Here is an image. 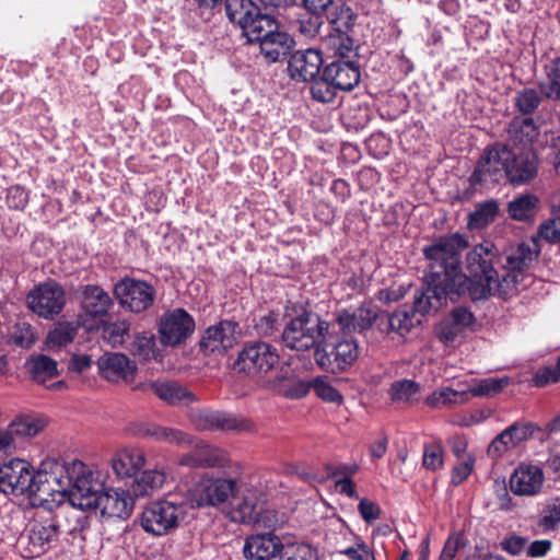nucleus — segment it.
Instances as JSON below:
<instances>
[{"label": "nucleus", "instance_id": "nucleus-1", "mask_svg": "<svg viewBox=\"0 0 560 560\" xmlns=\"http://www.w3.org/2000/svg\"><path fill=\"white\" fill-rule=\"evenodd\" d=\"M468 247L465 235L453 233L438 237L423 248L428 260L424 283L415 294L413 311L421 315L436 312L447 300L454 301L464 294L472 301L498 295L506 299L518 291L526 279L525 270L536 258L529 246L522 244L501 265L494 245L485 241L476 245L466 257L471 278L460 269V254Z\"/></svg>", "mask_w": 560, "mask_h": 560}, {"label": "nucleus", "instance_id": "nucleus-2", "mask_svg": "<svg viewBox=\"0 0 560 560\" xmlns=\"http://www.w3.org/2000/svg\"><path fill=\"white\" fill-rule=\"evenodd\" d=\"M68 500L71 506L100 511L103 517L126 520L135 501L124 489L103 490V482L85 464L74 460L68 469Z\"/></svg>", "mask_w": 560, "mask_h": 560}, {"label": "nucleus", "instance_id": "nucleus-3", "mask_svg": "<svg viewBox=\"0 0 560 560\" xmlns=\"http://www.w3.org/2000/svg\"><path fill=\"white\" fill-rule=\"evenodd\" d=\"M330 324L318 314L302 308L294 317L289 318L281 334L285 348L295 351H308L320 348Z\"/></svg>", "mask_w": 560, "mask_h": 560}, {"label": "nucleus", "instance_id": "nucleus-4", "mask_svg": "<svg viewBox=\"0 0 560 560\" xmlns=\"http://www.w3.org/2000/svg\"><path fill=\"white\" fill-rule=\"evenodd\" d=\"M49 491L47 472L35 471L28 462L13 458L0 466V492L32 498Z\"/></svg>", "mask_w": 560, "mask_h": 560}, {"label": "nucleus", "instance_id": "nucleus-5", "mask_svg": "<svg viewBox=\"0 0 560 560\" xmlns=\"http://www.w3.org/2000/svg\"><path fill=\"white\" fill-rule=\"evenodd\" d=\"M186 513L187 503L184 500H156L143 508L140 524L145 533L163 536L175 530L184 521Z\"/></svg>", "mask_w": 560, "mask_h": 560}, {"label": "nucleus", "instance_id": "nucleus-6", "mask_svg": "<svg viewBox=\"0 0 560 560\" xmlns=\"http://www.w3.org/2000/svg\"><path fill=\"white\" fill-rule=\"evenodd\" d=\"M334 334L335 331L330 332L329 329L328 334H325L320 348H317L314 353L320 368L336 373L345 371L357 361L359 345L350 335L335 336Z\"/></svg>", "mask_w": 560, "mask_h": 560}, {"label": "nucleus", "instance_id": "nucleus-7", "mask_svg": "<svg viewBox=\"0 0 560 560\" xmlns=\"http://www.w3.org/2000/svg\"><path fill=\"white\" fill-rule=\"evenodd\" d=\"M508 155L504 152V143L495 142L485 149L476 163L475 170L469 176V183L474 188L491 189L506 178Z\"/></svg>", "mask_w": 560, "mask_h": 560}, {"label": "nucleus", "instance_id": "nucleus-8", "mask_svg": "<svg viewBox=\"0 0 560 560\" xmlns=\"http://www.w3.org/2000/svg\"><path fill=\"white\" fill-rule=\"evenodd\" d=\"M258 31L247 37L248 43H258L260 54L269 62L283 59L293 44V39L285 32L279 30V23L273 14L261 20Z\"/></svg>", "mask_w": 560, "mask_h": 560}, {"label": "nucleus", "instance_id": "nucleus-9", "mask_svg": "<svg viewBox=\"0 0 560 560\" xmlns=\"http://www.w3.org/2000/svg\"><path fill=\"white\" fill-rule=\"evenodd\" d=\"M241 482L234 478L203 477L189 491L190 508L217 506L235 498Z\"/></svg>", "mask_w": 560, "mask_h": 560}, {"label": "nucleus", "instance_id": "nucleus-10", "mask_svg": "<svg viewBox=\"0 0 560 560\" xmlns=\"http://www.w3.org/2000/svg\"><path fill=\"white\" fill-rule=\"evenodd\" d=\"M60 535V525L55 517L33 520L19 538L25 558L38 557L50 549Z\"/></svg>", "mask_w": 560, "mask_h": 560}, {"label": "nucleus", "instance_id": "nucleus-11", "mask_svg": "<svg viewBox=\"0 0 560 560\" xmlns=\"http://www.w3.org/2000/svg\"><path fill=\"white\" fill-rule=\"evenodd\" d=\"M30 310L45 319L59 315L66 305L63 287L55 280H48L35 285L26 295Z\"/></svg>", "mask_w": 560, "mask_h": 560}, {"label": "nucleus", "instance_id": "nucleus-12", "mask_svg": "<svg viewBox=\"0 0 560 560\" xmlns=\"http://www.w3.org/2000/svg\"><path fill=\"white\" fill-rule=\"evenodd\" d=\"M114 295L124 310L139 314L153 305L156 291L145 281L124 278L115 284Z\"/></svg>", "mask_w": 560, "mask_h": 560}, {"label": "nucleus", "instance_id": "nucleus-13", "mask_svg": "<svg viewBox=\"0 0 560 560\" xmlns=\"http://www.w3.org/2000/svg\"><path fill=\"white\" fill-rule=\"evenodd\" d=\"M508 155L504 167L506 179L514 186L530 183L538 173V158L532 148H511L504 143Z\"/></svg>", "mask_w": 560, "mask_h": 560}, {"label": "nucleus", "instance_id": "nucleus-14", "mask_svg": "<svg viewBox=\"0 0 560 560\" xmlns=\"http://www.w3.org/2000/svg\"><path fill=\"white\" fill-rule=\"evenodd\" d=\"M279 362L277 349L264 341L246 343L238 353L235 365L247 374L267 373Z\"/></svg>", "mask_w": 560, "mask_h": 560}, {"label": "nucleus", "instance_id": "nucleus-15", "mask_svg": "<svg viewBox=\"0 0 560 560\" xmlns=\"http://www.w3.org/2000/svg\"><path fill=\"white\" fill-rule=\"evenodd\" d=\"M195 330L194 318L184 308L165 312L159 322L160 341L164 346L183 343Z\"/></svg>", "mask_w": 560, "mask_h": 560}, {"label": "nucleus", "instance_id": "nucleus-16", "mask_svg": "<svg viewBox=\"0 0 560 560\" xmlns=\"http://www.w3.org/2000/svg\"><path fill=\"white\" fill-rule=\"evenodd\" d=\"M224 5L228 19L242 30L246 38L258 31L262 19L272 14L267 7L261 9L253 0H225Z\"/></svg>", "mask_w": 560, "mask_h": 560}, {"label": "nucleus", "instance_id": "nucleus-17", "mask_svg": "<svg viewBox=\"0 0 560 560\" xmlns=\"http://www.w3.org/2000/svg\"><path fill=\"white\" fill-rule=\"evenodd\" d=\"M192 425L199 431L252 432L254 424L233 413L214 410H196L190 413Z\"/></svg>", "mask_w": 560, "mask_h": 560}, {"label": "nucleus", "instance_id": "nucleus-18", "mask_svg": "<svg viewBox=\"0 0 560 560\" xmlns=\"http://www.w3.org/2000/svg\"><path fill=\"white\" fill-rule=\"evenodd\" d=\"M377 317V306L372 302H365L359 307L339 311L336 315V324L345 335L364 334L373 327Z\"/></svg>", "mask_w": 560, "mask_h": 560}, {"label": "nucleus", "instance_id": "nucleus-19", "mask_svg": "<svg viewBox=\"0 0 560 560\" xmlns=\"http://www.w3.org/2000/svg\"><path fill=\"white\" fill-rule=\"evenodd\" d=\"M287 540L273 532L250 535L244 542V557L246 560H271L280 556Z\"/></svg>", "mask_w": 560, "mask_h": 560}, {"label": "nucleus", "instance_id": "nucleus-20", "mask_svg": "<svg viewBox=\"0 0 560 560\" xmlns=\"http://www.w3.org/2000/svg\"><path fill=\"white\" fill-rule=\"evenodd\" d=\"M545 475L538 465L521 464L510 477L511 491L518 497H534L540 493Z\"/></svg>", "mask_w": 560, "mask_h": 560}, {"label": "nucleus", "instance_id": "nucleus-21", "mask_svg": "<svg viewBox=\"0 0 560 560\" xmlns=\"http://www.w3.org/2000/svg\"><path fill=\"white\" fill-rule=\"evenodd\" d=\"M131 432L139 436L151 439L155 442L166 443L177 447L192 445V436L179 429L161 425L153 422H139L131 428Z\"/></svg>", "mask_w": 560, "mask_h": 560}, {"label": "nucleus", "instance_id": "nucleus-22", "mask_svg": "<svg viewBox=\"0 0 560 560\" xmlns=\"http://www.w3.org/2000/svg\"><path fill=\"white\" fill-rule=\"evenodd\" d=\"M192 450L183 455L179 465L187 467H225L229 464V454L226 451L208 444L203 441L192 443Z\"/></svg>", "mask_w": 560, "mask_h": 560}, {"label": "nucleus", "instance_id": "nucleus-23", "mask_svg": "<svg viewBox=\"0 0 560 560\" xmlns=\"http://www.w3.org/2000/svg\"><path fill=\"white\" fill-rule=\"evenodd\" d=\"M238 324L224 319L208 327L200 340V348L207 353L223 352L231 349L236 340Z\"/></svg>", "mask_w": 560, "mask_h": 560}, {"label": "nucleus", "instance_id": "nucleus-24", "mask_svg": "<svg viewBox=\"0 0 560 560\" xmlns=\"http://www.w3.org/2000/svg\"><path fill=\"white\" fill-rule=\"evenodd\" d=\"M323 57L317 49L308 48L291 54L288 61V72L295 81H312L320 71Z\"/></svg>", "mask_w": 560, "mask_h": 560}, {"label": "nucleus", "instance_id": "nucleus-25", "mask_svg": "<svg viewBox=\"0 0 560 560\" xmlns=\"http://www.w3.org/2000/svg\"><path fill=\"white\" fill-rule=\"evenodd\" d=\"M97 365L101 375L109 382H130L137 371L136 363L122 353H105Z\"/></svg>", "mask_w": 560, "mask_h": 560}, {"label": "nucleus", "instance_id": "nucleus-26", "mask_svg": "<svg viewBox=\"0 0 560 560\" xmlns=\"http://www.w3.org/2000/svg\"><path fill=\"white\" fill-rule=\"evenodd\" d=\"M327 79H330L340 91H351L361 79L360 63L350 60H332L323 69Z\"/></svg>", "mask_w": 560, "mask_h": 560}, {"label": "nucleus", "instance_id": "nucleus-27", "mask_svg": "<svg viewBox=\"0 0 560 560\" xmlns=\"http://www.w3.org/2000/svg\"><path fill=\"white\" fill-rule=\"evenodd\" d=\"M113 306L109 294L100 285L88 284L81 292V308L85 316L100 318L107 315Z\"/></svg>", "mask_w": 560, "mask_h": 560}, {"label": "nucleus", "instance_id": "nucleus-28", "mask_svg": "<svg viewBox=\"0 0 560 560\" xmlns=\"http://www.w3.org/2000/svg\"><path fill=\"white\" fill-rule=\"evenodd\" d=\"M145 464V455L138 447H124L112 457V467L117 477L135 476Z\"/></svg>", "mask_w": 560, "mask_h": 560}, {"label": "nucleus", "instance_id": "nucleus-29", "mask_svg": "<svg viewBox=\"0 0 560 560\" xmlns=\"http://www.w3.org/2000/svg\"><path fill=\"white\" fill-rule=\"evenodd\" d=\"M166 475L163 470L149 469L136 477L129 488V493L135 500L154 494L165 483Z\"/></svg>", "mask_w": 560, "mask_h": 560}, {"label": "nucleus", "instance_id": "nucleus-30", "mask_svg": "<svg viewBox=\"0 0 560 560\" xmlns=\"http://www.w3.org/2000/svg\"><path fill=\"white\" fill-rule=\"evenodd\" d=\"M150 387L159 398L170 405L189 404L196 399L190 390L175 382H155Z\"/></svg>", "mask_w": 560, "mask_h": 560}, {"label": "nucleus", "instance_id": "nucleus-31", "mask_svg": "<svg viewBox=\"0 0 560 560\" xmlns=\"http://www.w3.org/2000/svg\"><path fill=\"white\" fill-rule=\"evenodd\" d=\"M544 79L539 82L540 93L551 101H560V57L550 59L544 67Z\"/></svg>", "mask_w": 560, "mask_h": 560}, {"label": "nucleus", "instance_id": "nucleus-32", "mask_svg": "<svg viewBox=\"0 0 560 560\" xmlns=\"http://www.w3.org/2000/svg\"><path fill=\"white\" fill-rule=\"evenodd\" d=\"M509 135L520 148H530L534 139L538 136L537 127L530 117L514 118L509 128Z\"/></svg>", "mask_w": 560, "mask_h": 560}, {"label": "nucleus", "instance_id": "nucleus-33", "mask_svg": "<svg viewBox=\"0 0 560 560\" xmlns=\"http://www.w3.org/2000/svg\"><path fill=\"white\" fill-rule=\"evenodd\" d=\"M27 371L37 383H45L58 374L57 362L45 354L32 355L26 362Z\"/></svg>", "mask_w": 560, "mask_h": 560}, {"label": "nucleus", "instance_id": "nucleus-34", "mask_svg": "<svg viewBox=\"0 0 560 560\" xmlns=\"http://www.w3.org/2000/svg\"><path fill=\"white\" fill-rule=\"evenodd\" d=\"M8 427L19 446L23 441L37 435L45 423L38 418L22 416L14 419Z\"/></svg>", "mask_w": 560, "mask_h": 560}, {"label": "nucleus", "instance_id": "nucleus-35", "mask_svg": "<svg viewBox=\"0 0 560 560\" xmlns=\"http://www.w3.org/2000/svg\"><path fill=\"white\" fill-rule=\"evenodd\" d=\"M538 206V199L534 195H522L509 202V214L517 221H527L532 219Z\"/></svg>", "mask_w": 560, "mask_h": 560}, {"label": "nucleus", "instance_id": "nucleus-36", "mask_svg": "<svg viewBox=\"0 0 560 560\" xmlns=\"http://www.w3.org/2000/svg\"><path fill=\"white\" fill-rule=\"evenodd\" d=\"M327 20L334 31L345 35L353 27L355 15L349 7L341 4L327 13Z\"/></svg>", "mask_w": 560, "mask_h": 560}, {"label": "nucleus", "instance_id": "nucleus-37", "mask_svg": "<svg viewBox=\"0 0 560 560\" xmlns=\"http://www.w3.org/2000/svg\"><path fill=\"white\" fill-rule=\"evenodd\" d=\"M510 384V377H488L480 380L472 386H470L468 392V397H490L498 393H500L505 386Z\"/></svg>", "mask_w": 560, "mask_h": 560}, {"label": "nucleus", "instance_id": "nucleus-38", "mask_svg": "<svg viewBox=\"0 0 560 560\" xmlns=\"http://www.w3.org/2000/svg\"><path fill=\"white\" fill-rule=\"evenodd\" d=\"M312 81L310 91L315 101L320 103L334 102L340 89L330 79H327L324 72L319 78L316 77Z\"/></svg>", "mask_w": 560, "mask_h": 560}, {"label": "nucleus", "instance_id": "nucleus-39", "mask_svg": "<svg viewBox=\"0 0 560 560\" xmlns=\"http://www.w3.org/2000/svg\"><path fill=\"white\" fill-rule=\"evenodd\" d=\"M129 350L132 355L141 361H149L155 357V339L150 332H140L135 336Z\"/></svg>", "mask_w": 560, "mask_h": 560}, {"label": "nucleus", "instance_id": "nucleus-40", "mask_svg": "<svg viewBox=\"0 0 560 560\" xmlns=\"http://www.w3.org/2000/svg\"><path fill=\"white\" fill-rule=\"evenodd\" d=\"M560 524V499L548 500L539 513L537 525L544 532L553 530Z\"/></svg>", "mask_w": 560, "mask_h": 560}, {"label": "nucleus", "instance_id": "nucleus-41", "mask_svg": "<svg viewBox=\"0 0 560 560\" xmlns=\"http://www.w3.org/2000/svg\"><path fill=\"white\" fill-rule=\"evenodd\" d=\"M499 212L498 202L489 200L477 206L469 214V224L474 228H483L494 221Z\"/></svg>", "mask_w": 560, "mask_h": 560}, {"label": "nucleus", "instance_id": "nucleus-42", "mask_svg": "<svg viewBox=\"0 0 560 560\" xmlns=\"http://www.w3.org/2000/svg\"><path fill=\"white\" fill-rule=\"evenodd\" d=\"M75 335L77 327L72 323H59L49 331L46 343L49 348H59L72 342Z\"/></svg>", "mask_w": 560, "mask_h": 560}, {"label": "nucleus", "instance_id": "nucleus-43", "mask_svg": "<svg viewBox=\"0 0 560 560\" xmlns=\"http://www.w3.org/2000/svg\"><path fill=\"white\" fill-rule=\"evenodd\" d=\"M540 94V91L538 92L533 88H526L518 91L515 96V106L517 110L523 115L533 114L542 102Z\"/></svg>", "mask_w": 560, "mask_h": 560}, {"label": "nucleus", "instance_id": "nucleus-44", "mask_svg": "<svg viewBox=\"0 0 560 560\" xmlns=\"http://www.w3.org/2000/svg\"><path fill=\"white\" fill-rule=\"evenodd\" d=\"M279 560H317L316 550L306 544H293L287 540Z\"/></svg>", "mask_w": 560, "mask_h": 560}, {"label": "nucleus", "instance_id": "nucleus-45", "mask_svg": "<svg viewBox=\"0 0 560 560\" xmlns=\"http://www.w3.org/2000/svg\"><path fill=\"white\" fill-rule=\"evenodd\" d=\"M419 385L411 380L396 381L390 386V398L395 402H408L419 393Z\"/></svg>", "mask_w": 560, "mask_h": 560}, {"label": "nucleus", "instance_id": "nucleus-46", "mask_svg": "<svg viewBox=\"0 0 560 560\" xmlns=\"http://www.w3.org/2000/svg\"><path fill=\"white\" fill-rule=\"evenodd\" d=\"M416 323H420V319H416L415 314H410L406 310L396 311L388 317L389 330L399 336L408 334Z\"/></svg>", "mask_w": 560, "mask_h": 560}, {"label": "nucleus", "instance_id": "nucleus-47", "mask_svg": "<svg viewBox=\"0 0 560 560\" xmlns=\"http://www.w3.org/2000/svg\"><path fill=\"white\" fill-rule=\"evenodd\" d=\"M130 324L127 320H118L113 323H104L102 334L105 340L112 346L122 345L126 336H128Z\"/></svg>", "mask_w": 560, "mask_h": 560}, {"label": "nucleus", "instance_id": "nucleus-48", "mask_svg": "<svg viewBox=\"0 0 560 560\" xmlns=\"http://www.w3.org/2000/svg\"><path fill=\"white\" fill-rule=\"evenodd\" d=\"M468 401V392L466 390H455L453 388L446 387L441 389L440 392H434L429 398L428 402L431 406L442 405H456V404H465Z\"/></svg>", "mask_w": 560, "mask_h": 560}, {"label": "nucleus", "instance_id": "nucleus-49", "mask_svg": "<svg viewBox=\"0 0 560 560\" xmlns=\"http://www.w3.org/2000/svg\"><path fill=\"white\" fill-rule=\"evenodd\" d=\"M334 59L359 62L358 47L354 45V40L351 37L346 36V34L339 37Z\"/></svg>", "mask_w": 560, "mask_h": 560}, {"label": "nucleus", "instance_id": "nucleus-50", "mask_svg": "<svg viewBox=\"0 0 560 560\" xmlns=\"http://www.w3.org/2000/svg\"><path fill=\"white\" fill-rule=\"evenodd\" d=\"M312 388L315 394L325 401L328 402H341L342 396L340 393L331 386L328 382H326L323 377H316L312 382Z\"/></svg>", "mask_w": 560, "mask_h": 560}, {"label": "nucleus", "instance_id": "nucleus-51", "mask_svg": "<svg viewBox=\"0 0 560 560\" xmlns=\"http://www.w3.org/2000/svg\"><path fill=\"white\" fill-rule=\"evenodd\" d=\"M533 382L538 387L560 382V355L555 365L545 366L537 371Z\"/></svg>", "mask_w": 560, "mask_h": 560}, {"label": "nucleus", "instance_id": "nucleus-52", "mask_svg": "<svg viewBox=\"0 0 560 560\" xmlns=\"http://www.w3.org/2000/svg\"><path fill=\"white\" fill-rule=\"evenodd\" d=\"M423 466L430 470H438L443 466V448L439 444H428L423 450Z\"/></svg>", "mask_w": 560, "mask_h": 560}, {"label": "nucleus", "instance_id": "nucleus-53", "mask_svg": "<svg viewBox=\"0 0 560 560\" xmlns=\"http://www.w3.org/2000/svg\"><path fill=\"white\" fill-rule=\"evenodd\" d=\"M515 447L512 436L506 428L498 434L488 447V454L491 457H500L505 451Z\"/></svg>", "mask_w": 560, "mask_h": 560}, {"label": "nucleus", "instance_id": "nucleus-54", "mask_svg": "<svg viewBox=\"0 0 560 560\" xmlns=\"http://www.w3.org/2000/svg\"><path fill=\"white\" fill-rule=\"evenodd\" d=\"M464 331L465 330L459 328V326H457L448 316L440 324L438 329V337L442 342L448 345L454 342L456 338Z\"/></svg>", "mask_w": 560, "mask_h": 560}, {"label": "nucleus", "instance_id": "nucleus-55", "mask_svg": "<svg viewBox=\"0 0 560 560\" xmlns=\"http://www.w3.org/2000/svg\"><path fill=\"white\" fill-rule=\"evenodd\" d=\"M538 236L549 243L560 242V218L549 219L541 223Z\"/></svg>", "mask_w": 560, "mask_h": 560}, {"label": "nucleus", "instance_id": "nucleus-56", "mask_svg": "<svg viewBox=\"0 0 560 560\" xmlns=\"http://www.w3.org/2000/svg\"><path fill=\"white\" fill-rule=\"evenodd\" d=\"M75 511H72L68 514L67 521L73 522V526H71L68 532L70 535H77L84 532L90 526L89 516L84 513L86 510L79 509L78 506H72Z\"/></svg>", "mask_w": 560, "mask_h": 560}, {"label": "nucleus", "instance_id": "nucleus-57", "mask_svg": "<svg viewBox=\"0 0 560 560\" xmlns=\"http://www.w3.org/2000/svg\"><path fill=\"white\" fill-rule=\"evenodd\" d=\"M528 540L518 535H511L502 539L501 548L513 556H518L526 550Z\"/></svg>", "mask_w": 560, "mask_h": 560}, {"label": "nucleus", "instance_id": "nucleus-58", "mask_svg": "<svg viewBox=\"0 0 560 560\" xmlns=\"http://www.w3.org/2000/svg\"><path fill=\"white\" fill-rule=\"evenodd\" d=\"M7 201L12 209H24L28 202V194L21 186H12L8 189Z\"/></svg>", "mask_w": 560, "mask_h": 560}, {"label": "nucleus", "instance_id": "nucleus-59", "mask_svg": "<svg viewBox=\"0 0 560 560\" xmlns=\"http://www.w3.org/2000/svg\"><path fill=\"white\" fill-rule=\"evenodd\" d=\"M341 553L350 560H375L374 552L363 541H359L354 546L342 550Z\"/></svg>", "mask_w": 560, "mask_h": 560}, {"label": "nucleus", "instance_id": "nucleus-60", "mask_svg": "<svg viewBox=\"0 0 560 560\" xmlns=\"http://www.w3.org/2000/svg\"><path fill=\"white\" fill-rule=\"evenodd\" d=\"M278 318L279 315L272 312L261 316L255 325L257 332L262 336H271L276 330H278Z\"/></svg>", "mask_w": 560, "mask_h": 560}, {"label": "nucleus", "instance_id": "nucleus-61", "mask_svg": "<svg viewBox=\"0 0 560 560\" xmlns=\"http://www.w3.org/2000/svg\"><path fill=\"white\" fill-rule=\"evenodd\" d=\"M358 511L366 523H373L381 516V509L378 504L365 498L360 500Z\"/></svg>", "mask_w": 560, "mask_h": 560}, {"label": "nucleus", "instance_id": "nucleus-62", "mask_svg": "<svg viewBox=\"0 0 560 560\" xmlns=\"http://www.w3.org/2000/svg\"><path fill=\"white\" fill-rule=\"evenodd\" d=\"M322 14H313L307 19L300 21V32L308 38H313L319 34L320 26L323 24Z\"/></svg>", "mask_w": 560, "mask_h": 560}, {"label": "nucleus", "instance_id": "nucleus-63", "mask_svg": "<svg viewBox=\"0 0 560 560\" xmlns=\"http://www.w3.org/2000/svg\"><path fill=\"white\" fill-rule=\"evenodd\" d=\"M450 317L463 330H466L467 328L471 327L472 324L475 323L474 314L467 307L463 306L454 308L450 314Z\"/></svg>", "mask_w": 560, "mask_h": 560}, {"label": "nucleus", "instance_id": "nucleus-64", "mask_svg": "<svg viewBox=\"0 0 560 560\" xmlns=\"http://www.w3.org/2000/svg\"><path fill=\"white\" fill-rule=\"evenodd\" d=\"M463 546V539L459 535L450 536L443 546L439 560H454Z\"/></svg>", "mask_w": 560, "mask_h": 560}]
</instances>
